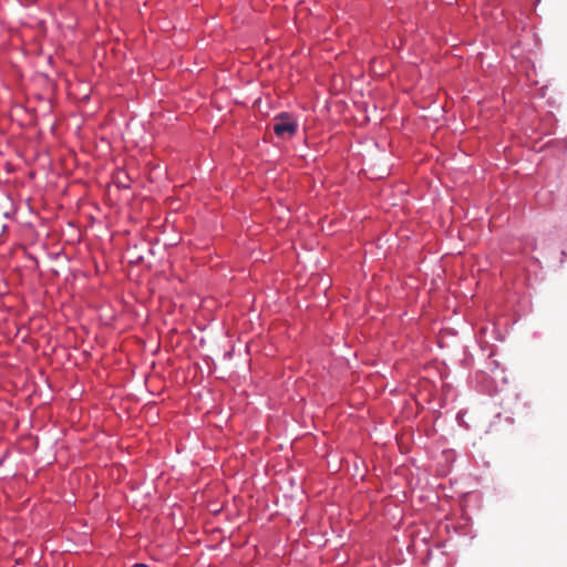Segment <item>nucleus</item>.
Wrapping results in <instances>:
<instances>
[{"label": "nucleus", "mask_w": 567, "mask_h": 567, "mask_svg": "<svg viewBox=\"0 0 567 567\" xmlns=\"http://www.w3.org/2000/svg\"><path fill=\"white\" fill-rule=\"evenodd\" d=\"M297 120L289 113L282 112L272 120L274 133L282 140H290L298 131Z\"/></svg>", "instance_id": "f257e3e1"}, {"label": "nucleus", "mask_w": 567, "mask_h": 567, "mask_svg": "<svg viewBox=\"0 0 567 567\" xmlns=\"http://www.w3.org/2000/svg\"><path fill=\"white\" fill-rule=\"evenodd\" d=\"M134 567H146V566L142 565V564H136Z\"/></svg>", "instance_id": "f03ea898"}]
</instances>
